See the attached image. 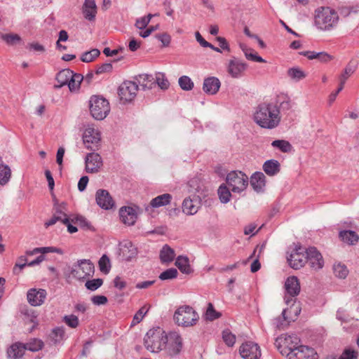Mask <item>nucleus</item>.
Wrapping results in <instances>:
<instances>
[{
  "label": "nucleus",
  "mask_w": 359,
  "mask_h": 359,
  "mask_svg": "<svg viewBox=\"0 0 359 359\" xmlns=\"http://www.w3.org/2000/svg\"><path fill=\"white\" fill-rule=\"evenodd\" d=\"M253 118L263 128H274L280 121L279 107L273 103H261L257 107Z\"/></svg>",
  "instance_id": "obj_1"
},
{
  "label": "nucleus",
  "mask_w": 359,
  "mask_h": 359,
  "mask_svg": "<svg viewBox=\"0 0 359 359\" xmlns=\"http://www.w3.org/2000/svg\"><path fill=\"white\" fill-rule=\"evenodd\" d=\"M337 13L330 7H320L316 10L314 15L315 25L321 30H329L338 22Z\"/></svg>",
  "instance_id": "obj_2"
},
{
  "label": "nucleus",
  "mask_w": 359,
  "mask_h": 359,
  "mask_svg": "<svg viewBox=\"0 0 359 359\" xmlns=\"http://www.w3.org/2000/svg\"><path fill=\"white\" fill-rule=\"evenodd\" d=\"M173 318L179 326L187 327L195 325L198 321L199 316L191 306L184 305L175 311Z\"/></svg>",
  "instance_id": "obj_3"
},
{
  "label": "nucleus",
  "mask_w": 359,
  "mask_h": 359,
  "mask_svg": "<svg viewBox=\"0 0 359 359\" xmlns=\"http://www.w3.org/2000/svg\"><path fill=\"white\" fill-rule=\"evenodd\" d=\"M165 332L161 328L151 329L144 337V346L151 352H158L165 348Z\"/></svg>",
  "instance_id": "obj_4"
},
{
  "label": "nucleus",
  "mask_w": 359,
  "mask_h": 359,
  "mask_svg": "<svg viewBox=\"0 0 359 359\" xmlns=\"http://www.w3.org/2000/svg\"><path fill=\"white\" fill-rule=\"evenodd\" d=\"M110 111L109 101L102 96L91 97V116L96 120H103Z\"/></svg>",
  "instance_id": "obj_5"
},
{
  "label": "nucleus",
  "mask_w": 359,
  "mask_h": 359,
  "mask_svg": "<svg viewBox=\"0 0 359 359\" xmlns=\"http://www.w3.org/2000/svg\"><path fill=\"white\" fill-rule=\"evenodd\" d=\"M299 339L295 335L282 334L276 339L275 345L282 355L289 356V353L299 345Z\"/></svg>",
  "instance_id": "obj_6"
},
{
  "label": "nucleus",
  "mask_w": 359,
  "mask_h": 359,
  "mask_svg": "<svg viewBox=\"0 0 359 359\" xmlns=\"http://www.w3.org/2000/svg\"><path fill=\"white\" fill-rule=\"evenodd\" d=\"M226 183L233 192H241L248 184V177L241 171H232L227 175Z\"/></svg>",
  "instance_id": "obj_7"
},
{
  "label": "nucleus",
  "mask_w": 359,
  "mask_h": 359,
  "mask_svg": "<svg viewBox=\"0 0 359 359\" xmlns=\"http://www.w3.org/2000/svg\"><path fill=\"white\" fill-rule=\"evenodd\" d=\"M138 84L135 81H126L118 88V95L123 102H130L136 97Z\"/></svg>",
  "instance_id": "obj_8"
},
{
  "label": "nucleus",
  "mask_w": 359,
  "mask_h": 359,
  "mask_svg": "<svg viewBox=\"0 0 359 359\" xmlns=\"http://www.w3.org/2000/svg\"><path fill=\"white\" fill-rule=\"evenodd\" d=\"M90 259H83L74 265L72 270V275L78 280H86L85 286L90 290Z\"/></svg>",
  "instance_id": "obj_9"
},
{
  "label": "nucleus",
  "mask_w": 359,
  "mask_h": 359,
  "mask_svg": "<svg viewBox=\"0 0 359 359\" xmlns=\"http://www.w3.org/2000/svg\"><path fill=\"white\" fill-rule=\"evenodd\" d=\"M165 345L163 349H165L169 355H173L179 353L182 348L181 336L177 332L165 334Z\"/></svg>",
  "instance_id": "obj_10"
},
{
  "label": "nucleus",
  "mask_w": 359,
  "mask_h": 359,
  "mask_svg": "<svg viewBox=\"0 0 359 359\" xmlns=\"http://www.w3.org/2000/svg\"><path fill=\"white\" fill-rule=\"evenodd\" d=\"M67 204L65 203H57L53 206V214L52 217L45 222V226L48 227L55 224L57 222L67 223L69 218L67 213Z\"/></svg>",
  "instance_id": "obj_11"
},
{
  "label": "nucleus",
  "mask_w": 359,
  "mask_h": 359,
  "mask_svg": "<svg viewBox=\"0 0 359 359\" xmlns=\"http://www.w3.org/2000/svg\"><path fill=\"white\" fill-rule=\"evenodd\" d=\"M306 250L305 248L300 246L293 250L287 259L292 268L299 269L305 265L307 262Z\"/></svg>",
  "instance_id": "obj_12"
},
{
  "label": "nucleus",
  "mask_w": 359,
  "mask_h": 359,
  "mask_svg": "<svg viewBox=\"0 0 359 359\" xmlns=\"http://www.w3.org/2000/svg\"><path fill=\"white\" fill-rule=\"evenodd\" d=\"M48 252H56L58 254H62V251L61 249L55 248V247H41V248H35L32 250L26 251V255L28 256H32L34 255L41 253V255L37 257L33 261L29 262L27 266H33L37 264H39L45 259L44 254Z\"/></svg>",
  "instance_id": "obj_13"
},
{
  "label": "nucleus",
  "mask_w": 359,
  "mask_h": 359,
  "mask_svg": "<svg viewBox=\"0 0 359 359\" xmlns=\"http://www.w3.org/2000/svg\"><path fill=\"white\" fill-rule=\"evenodd\" d=\"M239 351L244 359H258L261 355L259 346L252 341L243 343L240 346Z\"/></svg>",
  "instance_id": "obj_14"
},
{
  "label": "nucleus",
  "mask_w": 359,
  "mask_h": 359,
  "mask_svg": "<svg viewBox=\"0 0 359 359\" xmlns=\"http://www.w3.org/2000/svg\"><path fill=\"white\" fill-rule=\"evenodd\" d=\"M306 259L309 266L314 271L321 269L324 266L322 255L314 247L306 249Z\"/></svg>",
  "instance_id": "obj_15"
},
{
  "label": "nucleus",
  "mask_w": 359,
  "mask_h": 359,
  "mask_svg": "<svg viewBox=\"0 0 359 359\" xmlns=\"http://www.w3.org/2000/svg\"><path fill=\"white\" fill-rule=\"evenodd\" d=\"M247 68L248 65L245 62L233 57L228 62L227 72L232 78L238 79L244 75Z\"/></svg>",
  "instance_id": "obj_16"
},
{
  "label": "nucleus",
  "mask_w": 359,
  "mask_h": 359,
  "mask_svg": "<svg viewBox=\"0 0 359 359\" xmlns=\"http://www.w3.org/2000/svg\"><path fill=\"white\" fill-rule=\"evenodd\" d=\"M287 359H317V353L313 348L300 345L289 353Z\"/></svg>",
  "instance_id": "obj_17"
},
{
  "label": "nucleus",
  "mask_w": 359,
  "mask_h": 359,
  "mask_svg": "<svg viewBox=\"0 0 359 359\" xmlns=\"http://www.w3.org/2000/svg\"><path fill=\"white\" fill-rule=\"evenodd\" d=\"M286 294L285 299L287 304H289L292 299L290 297H294L299 294L300 292V283L296 276H290L287 278L285 283Z\"/></svg>",
  "instance_id": "obj_18"
},
{
  "label": "nucleus",
  "mask_w": 359,
  "mask_h": 359,
  "mask_svg": "<svg viewBox=\"0 0 359 359\" xmlns=\"http://www.w3.org/2000/svg\"><path fill=\"white\" fill-rule=\"evenodd\" d=\"M47 292L44 289H29L27 294V301L33 306H41L45 301Z\"/></svg>",
  "instance_id": "obj_19"
},
{
  "label": "nucleus",
  "mask_w": 359,
  "mask_h": 359,
  "mask_svg": "<svg viewBox=\"0 0 359 359\" xmlns=\"http://www.w3.org/2000/svg\"><path fill=\"white\" fill-rule=\"evenodd\" d=\"M96 201L97 205L105 210H109L114 207L115 203L109 193L104 189L97 191Z\"/></svg>",
  "instance_id": "obj_20"
},
{
  "label": "nucleus",
  "mask_w": 359,
  "mask_h": 359,
  "mask_svg": "<svg viewBox=\"0 0 359 359\" xmlns=\"http://www.w3.org/2000/svg\"><path fill=\"white\" fill-rule=\"evenodd\" d=\"M119 215L121 222L128 226L133 225L137 217L136 210L132 207H122Z\"/></svg>",
  "instance_id": "obj_21"
},
{
  "label": "nucleus",
  "mask_w": 359,
  "mask_h": 359,
  "mask_svg": "<svg viewBox=\"0 0 359 359\" xmlns=\"http://www.w3.org/2000/svg\"><path fill=\"white\" fill-rule=\"evenodd\" d=\"M199 201L197 197L186 198L182 203V211L187 215H192L198 212Z\"/></svg>",
  "instance_id": "obj_22"
},
{
  "label": "nucleus",
  "mask_w": 359,
  "mask_h": 359,
  "mask_svg": "<svg viewBox=\"0 0 359 359\" xmlns=\"http://www.w3.org/2000/svg\"><path fill=\"white\" fill-rule=\"evenodd\" d=\"M221 83L216 77H209L204 80L203 90L204 92L209 95L216 94L219 88Z\"/></svg>",
  "instance_id": "obj_23"
},
{
  "label": "nucleus",
  "mask_w": 359,
  "mask_h": 359,
  "mask_svg": "<svg viewBox=\"0 0 359 359\" xmlns=\"http://www.w3.org/2000/svg\"><path fill=\"white\" fill-rule=\"evenodd\" d=\"M137 83L143 90L151 89L156 86L154 77L151 74H142L135 77Z\"/></svg>",
  "instance_id": "obj_24"
},
{
  "label": "nucleus",
  "mask_w": 359,
  "mask_h": 359,
  "mask_svg": "<svg viewBox=\"0 0 359 359\" xmlns=\"http://www.w3.org/2000/svg\"><path fill=\"white\" fill-rule=\"evenodd\" d=\"M25 354V347L22 343L16 342L12 344L7 350V355L9 358L20 359Z\"/></svg>",
  "instance_id": "obj_25"
},
{
  "label": "nucleus",
  "mask_w": 359,
  "mask_h": 359,
  "mask_svg": "<svg viewBox=\"0 0 359 359\" xmlns=\"http://www.w3.org/2000/svg\"><path fill=\"white\" fill-rule=\"evenodd\" d=\"M72 72L70 69H63L60 71L56 75V80L58 83L57 85H55V88H61L65 85L69 84V81L71 76H72Z\"/></svg>",
  "instance_id": "obj_26"
},
{
  "label": "nucleus",
  "mask_w": 359,
  "mask_h": 359,
  "mask_svg": "<svg viewBox=\"0 0 359 359\" xmlns=\"http://www.w3.org/2000/svg\"><path fill=\"white\" fill-rule=\"evenodd\" d=\"M266 177L261 172L254 173L250 178V184L257 191H261L265 186Z\"/></svg>",
  "instance_id": "obj_27"
},
{
  "label": "nucleus",
  "mask_w": 359,
  "mask_h": 359,
  "mask_svg": "<svg viewBox=\"0 0 359 359\" xmlns=\"http://www.w3.org/2000/svg\"><path fill=\"white\" fill-rule=\"evenodd\" d=\"M122 257L126 261H129L137 254V249L130 241L125 242L120 249Z\"/></svg>",
  "instance_id": "obj_28"
},
{
  "label": "nucleus",
  "mask_w": 359,
  "mask_h": 359,
  "mask_svg": "<svg viewBox=\"0 0 359 359\" xmlns=\"http://www.w3.org/2000/svg\"><path fill=\"white\" fill-rule=\"evenodd\" d=\"M172 196L170 194H163L153 198L149 203L151 208H160L169 204L172 201Z\"/></svg>",
  "instance_id": "obj_29"
},
{
  "label": "nucleus",
  "mask_w": 359,
  "mask_h": 359,
  "mask_svg": "<svg viewBox=\"0 0 359 359\" xmlns=\"http://www.w3.org/2000/svg\"><path fill=\"white\" fill-rule=\"evenodd\" d=\"M280 165L276 160H268L263 165V170L269 176H273L279 172Z\"/></svg>",
  "instance_id": "obj_30"
},
{
  "label": "nucleus",
  "mask_w": 359,
  "mask_h": 359,
  "mask_svg": "<svg viewBox=\"0 0 359 359\" xmlns=\"http://www.w3.org/2000/svg\"><path fill=\"white\" fill-rule=\"evenodd\" d=\"M175 266L183 273L190 274L193 272V269L189 264V259L187 257L179 256L176 259Z\"/></svg>",
  "instance_id": "obj_31"
},
{
  "label": "nucleus",
  "mask_w": 359,
  "mask_h": 359,
  "mask_svg": "<svg viewBox=\"0 0 359 359\" xmlns=\"http://www.w3.org/2000/svg\"><path fill=\"white\" fill-rule=\"evenodd\" d=\"M339 237L344 243L348 245H355L359 239L358 235L355 231L351 230L341 231Z\"/></svg>",
  "instance_id": "obj_32"
},
{
  "label": "nucleus",
  "mask_w": 359,
  "mask_h": 359,
  "mask_svg": "<svg viewBox=\"0 0 359 359\" xmlns=\"http://www.w3.org/2000/svg\"><path fill=\"white\" fill-rule=\"evenodd\" d=\"M175 256L174 250L168 245H164L160 252L161 261L163 263L171 262L173 261Z\"/></svg>",
  "instance_id": "obj_33"
},
{
  "label": "nucleus",
  "mask_w": 359,
  "mask_h": 359,
  "mask_svg": "<svg viewBox=\"0 0 359 359\" xmlns=\"http://www.w3.org/2000/svg\"><path fill=\"white\" fill-rule=\"evenodd\" d=\"M83 79V77L81 74H76L73 72L72 76H71L68 84V87L70 91H74L79 89Z\"/></svg>",
  "instance_id": "obj_34"
},
{
  "label": "nucleus",
  "mask_w": 359,
  "mask_h": 359,
  "mask_svg": "<svg viewBox=\"0 0 359 359\" xmlns=\"http://www.w3.org/2000/svg\"><path fill=\"white\" fill-rule=\"evenodd\" d=\"M11 176V171L10 168L4 164L0 165V184H6Z\"/></svg>",
  "instance_id": "obj_35"
},
{
  "label": "nucleus",
  "mask_w": 359,
  "mask_h": 359,
  "mask_svg": "<svg viewBox=\"0 0 359 359\" xmlns=\"http://www.w3.org/2000/svg\"><path fill=\"white\" fill-rule=\"evenodd\" d=\"M0 37L9 46H14L22 41L21 37L17 34H1Z\"/></svg>",
  "instance_id": "obj_36"
},
{
  "label": "nucleus",
  "mask_w": 359,
  "mask_h": 359,
  "mask_svg": "<svg viewBox=\"0 0 359 359\" xmlns=\"http://www.w3.org/2000/svg\"><path fill=\"white\" fill-rule=\"evenodd\" d=\"M91 173L97 172L103 165L101 156L97 153L91 152Z\"/></svg>",
  "instance_id": "obj_37"
},
{
  "label": "nucleus",
  "mask_w": 359,
  "mask_h": 359,
  "mask_svg": "<svg viewBox=\"0 0 359 359\" xmlns=\"http://www.w3.org/2000/svg\"><path fill=\"white\" fill-rule=\"evenodd\" d=\"M150 308H151L150 304H145L142 307H141L138 310V311L135 313V315L134 316L133 321H132V325H135L140 323L142 320L144 316L149 311Z\"/></svg>",
  "instance_id": "obj_38"
},
{
  "label": "nucleus",
  "mask_w": 359,
  "mask_h": 359,
  "mask_svg": "<svg viewBox=\"0 0 359 359\" xmlns=\"http://www.w3.org/2000/svg\"><path fill=\"white\" fill-rule=\"evenodd\" d=\"M154 80L156 81V84H157L158 86L162 90H167L170 86V83L165 74L163 73H156L154 77Z\"/></svg>",
  "instance_id": "obj_39"
},
{
  "label": "nucleus",
  "mask_w": 359,
  "mask_h": 359,
  "mask_svg": "<svg viewBox=\"0 0 359 359\" xmlns=\"http://www.w3.org/2000/svg\"><path fill=\"white\" fill-rule=\"evenodd\" d=\"M25 350H29L32 352L38 351L43 348V343L41 340L34 339L31 341L23 344Z\"/></svg>",
  "instance_id": "obj_40"
},
{
  "label": "nucleus",
  "mask_w": 359,
  "mask_h": 359,
  "mask_svg": "<svg viewBox=\"0 0 359 359\" xmlns=\"http://www.w3.org/2000/svg\"><path fill=\"white\" fill-rule=\"evenodd\" d=\"M288 76L294 81H299L306 77V74L299 67L290 68L287 70Z\"/></svg>",
  "instance_id": "obj_41"
},
{
  "label": "nucleus",
  "mask_w": 359,
  "mask_h": 359,
  "mask_svg": "<svg viewBox=\"0 0 359 359\" xmlns=\"http://www.w3.org/2000/svg\"><path fill=\"white\" fill-rule=\"evenodd\" d=\"M271 145L273 147L279 149L282 152L287 153L292 150V145L288 141L278 140L272 142Z\"/></svg>",
  "instance_id": "obj_42"
},
{
  "label": "nucleus",
  "mask_w": 359,
  "mask_h": 359,
  "mask_svg": "<svg viewBox=\"0 0 359 359\" xmlns=\"http://www.w3.org/2000/svg\"><path fill=\"white\" fill-rule=\"evenodd\" d=\"M100 271L104 273H109L111 269V264L109 257L106 255H103L98 262Z\"/></svg>",
  "instance_id": "obj_43"
},
{
  "label": "nucleus",
  "mask_w": 359,
  "mask_h": 359,
  "mask_svg": "<svg viewBox=\"0 0 359 359\" xmlns=\"http://www.w3.org/2000/svg\"><path fill=\"white\" fill-rule=\"evenodd\" d=\"M333 271L335 276L339 278H345L348 274V270L347 267L341 263H338L334 265Z\"/></svg>",
  "instance_id": "obj_44"
},
{
  "label": "nucleus",
  "mask_w": 359,
  "mask_h": 359,
  "mask_svg": "<svg viewBox=\"0 0 359 359\" xmlns=\"http://www.w3.org/2000/svg\"><path fill=\"white\" fill-rule=\"evenodd\" d=\"M221 316L222 314L214 309L213 304L212 303H208L205 312V318L208 320L212 321L219 318Z\"/></svg>",
  "instance_id": "obj_45"
},
{
  "label": "nucleus",
  "mask_w": 359,
  "mask_h": 359,
  "mask_svg": "<svg viewBox=\"0 0 359 359\" xmlns=\"http://www.w3.org/2000/svg\"><path fill=\"white\" fill-rule=\"evenodd\" d=\"M179 85L184 90H190L194 88V83L187 76H182L179 79Z\"/></svg>",
  "instance_id": "obj_46"
},
{
  "label": "nucleus",
  "mask_w": 359,
  "mask_h": 359,
  "mask_svg": "<svg viewBox=\"0 0 359 359\" xmlns=\"http://www.w3.org/2000/svg\"><path fill=\"white\" fill-rule=\"evenodd\" d=\"M218 195L220 201L225 203L229 201L231 193L229 189L224 185H221L218 189Z\"/></svg>",
  "instance_id": "obj_47"
},
{
  "label": "nucleus",
  "mask_w": 359,
  "mask_h": 359,
  "mask_svg": "<svg viewBox=\"0 0 359 359\" xmlns=\"http://www.w3.org/2000/svg\"><path fill=\"white\" fill-rule=\"evenodd\" d=\"M27 259L26 256L22 255L18 258V260L13 268L14 273H19L20 271L26 266H27Z\"/></svg>",
  "instance_id": "obj_48"
},
{
  "label": "nucleus",
  "mask_w": 359,
  "mask_h": 359,
  "mask_svg": "<svg viewBox=\"0 0 359 359\" xmlns=\"http://www.w3.org/2000/svg\"><path fill=\"white\" fill-rule=\"evenodd\" d=\"M177 274L178 272L176 269L170 268L162 272L159 276V278L162 280L172 279L176 278Z\"/></svg>",
  "instance_id": "obj_49"
},
{
  "label": "nucleus",
  "mask_w": 359,
  "mask_h": 359,
  "mask_svg": "<svg viewBox=\"0 0 359 359\" xmlns=\"http://www.w3.org/2000/svg\"><path fill=\"white\" fill-rule=\"evenodd\" d=\"M222 338L226 344L232 346L236 342V337L229 330H226L222 332Z\"/></svg>",
  "instance_id": "obj_50"
},
{
  "label": "nucleus",
  "mask_w": 359,
  "mask_h": 359,
  "mask_svg": "<svg viewBox=\"0 0 359 359\" xmlns=\"http://www.w3.org/2000/svg\"><path fill=\"white\" fill-rule=\"evenodd\" d=\"M356 66L357 65L355 62H349L348 64L346 65V68L344 69V73L341 74V75L339 77L344 76L346 81L348 78L355 71Z\"/></svg>",
  "instance_id": "obj_51"
},
{
  "label": "nucleus",
  "mask_w": 359,
  "mask_h": 359,
  "mask_svg": "<svg viewBox=\"0 0 359 359\" xmlns=\"http://www.w3.org/2000/svg\"><path fill=\"white\" fill-rule=\"evenodd\" d=\"M65 334V330L62 327H56L53 330L51 333V338L54 341L55 344L60 341Z\"/></svg>",
  "instance_id": "obj_52"
},
{
  "label": "nucleus",
  "mask_w": 359,
  "mask_h": 359,
  "mask_svg": "<svg viewBox=\"0 0 359 359\" xmlns=\"http://www.w3.org/2000/svg\"><path fill=\"white\" fill-rule=\"evenodd\" d=\"M358 358V351L348 348L344 349L338 359H356Z\"/></svg>",
  "instance_id": "obj_53"
},
{
  "label": "nucleus",
  "mask_w": 359,
  "mask_h": 359,
  "mask_svg": "<svg viewBox=\"0 0 359 359\" xmlns=\"http://www.w3.org/2000/svg\"><path fill=\"white\" fill-rule=\"evenodd\" d=\"M64 322L70 327L75 328L79 325V319L74 315L65 316L63 318Z\"/></svg>",
  "instance_id": "obj_54"
},
{
  "label": "nucleus",
  "mask_w": 359,
  "mask_h": 359,
  "mask_svg": "<svg viewBox=\"0 0 359 359\" xmlns=\"http://www.w3.org/2000/svg\"><path fill=\"white\" fill-rule=\"evenodd\" d=\"M152 18L151 14H149L147 16L142 17L138 20H137L135 22V26L137 28L140 29H144L147 25L149 23L151 19Z\"/></svg>",
  "instance_id": "obj_55"
},
{
  "label": "nucleus",
  "mask_w": 359,
  "mask_h": 359,
  "mask_svg": "<svg viewBox=\"0 0 359 359\" xmlns=\"http://www.w3.org/2000/svg\"><path fill=\"white\" fill-rule=\"evenodd\" d=\"M71 221L76 224L79 225L81 227H86L88 229V223L87 219L81 215H75L71 218Z\"/></svg>",
  "instance_id": "obj_56"
},
{
  "label": "nucleus",
  "mask_w": 359,
  "mask_h": 359,
  "mask_svg": "<svg viewBox=\"0 0 359 359\" xmlns=\"http://www.w3.org/2000/svg\"><path fill=\"white\" fill-rule=\"evenodd\" d=\"M245 57L249 60H252L253 62H266V60H264L262 57L257 55L256 52L251 51L249 52L248 50H246L245 52Z\"/></svg>",
  "instance_id": "obj_57"
},
{
  "label": "nucleus",
  "mask_w": 359,
  "mask_h": 359,
  "mask_svg": "<svg viewBox=\"0 0 359 359\" xmlns=\"http://www.w3.org/2000/svg\"><path fill=\"white\" fill-rule=\"evenodd\" d=\"M100 140H101L100 132L98 130L95 129L94 128H91L90 142H91V144H95V147L97 149H98V147H99L98 144L100 143Z\"/></svg>",
  "instance_id": "obj_58"
},
{
  "label": "nucleus",
  "mask_w": 359,
  "mask_h": 359,
  "mask_svg": "<svg viewBox=\"0 0 359 359\" xmlns=\"http://www.w3.org/2000/svg\"><path fill=\"white\" fill-rule=\"evenodd\" d=\"M334 57L326 52L317 53L316 59L320 62L327 63L333 60Z\"/></svg>",
  "instance_id": "obj_59"
},
{
  "label": "nucleus",
  "mask_w": 359,
  "mask_h": 359,
  "mask_svg": "<svg viewBox=\"0 0 359 359\" xmlns=\"http://www.w3.org/2000/svg\"><path fill=\"white\" fill-rule=\"evenodd\" d=\"M112 69L111 63H104L96 67L95 74L99 75L105 72H109Z\"/></svg>",
  "instance_id": "obj_60"
},
{
  "label": "nucleus",
  "mask_w": 359,
  "mask_h": 359,
  "mask_svg": "<svg viewBox=\"0 0 359 359\" xmlns=\"http://www.w3.org/2000/svg\"><path fill=\"white\" fill-rule=\"evenodd\" d=\"M91 300L95 305H104L108 302L107 298L104 295L93 296Z\"/></svg>",
  "instance_id": "obj_61"
},
{
  "label": "nucleus",
  "mask_w": 359,
  "mask_h": 359,
  "mask_svg": "<svg viewBox=\"0 0 359 359\" xmlns=\"http://www.w3.org/2000/svg\"><path fill=\"white\" fill-rule=\"evenodd\" d=\"M114 285L116 288L122 290L126 287V282L120 276H116L114 280Z\"/></svg>",
  "instance_id": "obj_62"
},
{
  "label": "nucleus",
  "mask_w": 359,
  "mask_h": 359,
  "mask_svg": "<svg viewBox=\"0 0 359 359\" xmlns=\"http://www.w3.org/2000/svg\"><path fill=\"white\" fill-rule=\"evenodd\" d=\"M88 182L89 179L88 176H82L78 182L79 191L81 192L83 191L86 189Z\"/></svg>",
  "instance_id": "obj_63"
},
{
  "label": "nucleus",
  "mask_w": 359,
  "mask_h": 359,
  "mask_svg": "<svg viewBox=\"0 0 359 359\" xmlns=\"http://www.w3.org/2000/svg\"><path fill=\"white\" fill-rule=\"evenodd\" d=\"M156 37L162 42L164 46H168L170 43V36L166 33L158 34Z\"/></svg>",
  "instance_id": "obj_64"
}]
</instances>
